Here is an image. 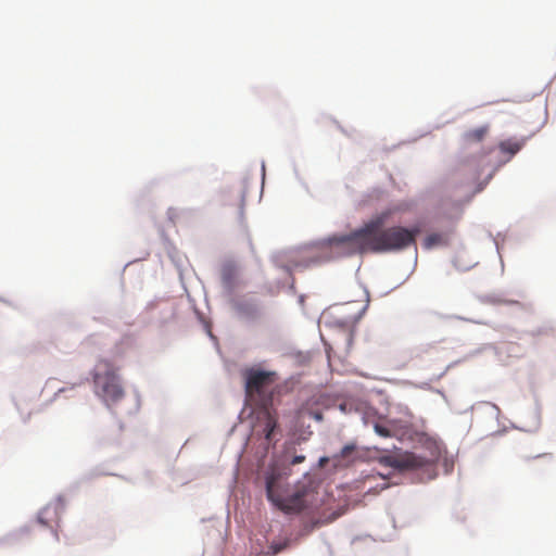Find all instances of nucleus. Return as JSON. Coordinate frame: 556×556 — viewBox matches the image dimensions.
<instances>
[{
	"mask_svg": "<svg viewBox=\"0 0 556 556\" xmlns=\"http://www.w3.org/2000/svg\"><path fill=\"white\" fill-rule=\"evenodd\" d=\"M396 211V207L386 208L368 220V224L374 225L370 232L371 253L399 252L416 245L419 227L392 226L383 229Z\"/></svg>",
	"mask_w": 556,
	"mask_h": 556,
	"instance_id": "nucleus-1",
	"label": "nucleus"
},
{
	"mask_svg": "<svg viewBox=\"0 0 556 556\" xmlns=\"http://www.w3.org/2000/svg\"><path fill=\"white\" fill-rule=\"evenodd\" d=\"M306 488L290 493L289 484L281 472L273 470L266 477V495L268 501L285 514H300L306 508Z\"/></svg>",
	"mask_w": 556,
	"mask_h": 556,
	"instance_id": "nucleus-2",
	"label": "nucleus"
},
{
	"mask_svg": "<svg viewBox=\"0 0 556 556\" xmlns=\"http://www.w3.org/2000/svg\"><path fill=\"white\" fill-rule=\"evenodd\" d=\"M94 394L108 407L119 403L126 395L115 367L106 359H101L92 371Z\"/></svg>",
	"mask_w": 556,
	"mask_h": 556,
	"instance_id": "nucleus-3",
	"label": "nucleus"
},
{
	"mask_svg": "<svg viewBox=\"0 0 556 556\" xmlns=\"http://www.w3.org/2000/svg\"><path fill=\"white\" fill-rule=\"evenodd\" d=\"M372 224L365 223L359 229L344 236H333L320 247L330 256H346L356 253H371L370 232Z\"/></svg>",
	"mask_w": 556,
	"mask_h": 556,
	"instance_id": "nucleus-4",
	"label": "nucleus"
},
{
	"mask_svg": "<svg viewBox=\"0 0 556 556\" xmlns=\"http://www.w3.org/2000/svg\"><path fill=\"white\" fill-rule=\"evenodd\" d=\"M245 376V393L249 397L254 394L261 395L275 382L276 374L273 371H263L260 369H248Z\"/></svg>",
	"mask_w": 556,
	"mask_h": 556,
	"instance_id": "nucleus-5",
	"label": "nucleus"
},
{
	"mask_svg": "<svg viewBox=\"0 0 556 556\" xmlns=\"http://www.w3.org/2000/svg\"><path fill=\"white\" fill-rule=\"evenodd\" d=\"M386 463L400 471L416 470L426 467L429 462L427 458L418 456L414 453H404L384 458Z\"/></svg>",
	"mask_w": 556,
	"mask_h": 556,
	"instance_id": "nucleus-6",
	"label": "nucleus"
},
{
	"mask_svg": "<svg viewBox=\"0 0 556 556\" xmlns=\"http://www.w3.org/2000/svg\"><path fill=\"white\" fill-rule=\"evenodd\" d=\"M278 427V418L266 405L256 410L254 428L264 434L266 441H271L275 430Z\"/></svg>",
	"mask_w": 556,
	"mask_h": 556,
	"instance_id": "nucleus-7",
	"label": "nucleus"
},
{
	"mask_svg": "<svg viewBox=\"0 0 556 556\" xmlns=\"http://www.w3.org/2000/svg\"><path fill=\"white\" fill-rule=\"evenodd\" d=\"M359 318L361 315L358 312H351L350 304H343L333 309L330 324L341 329H350Z\"/></svg>",
	"mask_w": 556,
	"mask_h": 556,
	"instance_id": "nucleus-8",
	"label": "nucleus"
},
{
	"mask_svg": "<svg viewBox=\"0 0 556 556\" xmlns=\"http://www.w3.org/2000/svg\"><path fill=\"white\" fill-rule=\"evenodd\" d=\"M490 131L489 125H483L465 131L462 136L463 144L469 147L484 140Z\"/></svg>",
	"mask_w": 556,
	"mask_h": 556,
	"instance_id": "nucleus-9",
	"label": "nucleus"
},
{
	"mask_svg": "<svg viewBox=\"0 0 556 556\" xmlns=\"http://www.w3.org/2000/svg\"><path fill=\"white\" fill-rule=\"evenodd\" d=\"M523 146V140H515V139H507L504 141H501L498 144V148L502 153L508 154V157L506 161L510 160L515 154H517Z\"/></svg>",
	"mask_w": 556,
	"mask_h": 556,
	"instance_id": "nucleus-10",
	"label": "nucleus"
},
{
	"mask_svg": "<svg viewBox=\"0 0 556 556\" xmlns=\"http://www.w3.org/2000/svg\"><path fill=\"white\" fill-rule=\"evenodd\" d=\"M355 444H346L339 454L332 457L334 466H338L342 463V460H350L352 454L355 452Z\"/></svg>",
	"mask_w": 556,
	"mask_h": 556,
	"instance_id": "nucleus-11",
	"label": "nucleus"
},
{
	"mask_svg": "<svg viewBox=\"0 0 556 556\" xmlns=\"http://www.w3.org/2000/svg\"><path fill=\"white\" fill-rule=\"evenodd\" d=\"M51 513L56 514V507H51L50 505L46 506L38 514V521L43 526H49L52 528V526L49 525L48 522V517L50 516Z\"/></svg>",
	"mask_w": 556,
	"mask_h": 556,
	"instance_id": "nucleus-12",
	"label": "nucleus"
},
{
	"mask_svg": "<svg viewBox=\"0 0 556 556\" xmlns=\"http://www.w3.org/2000/svg\"><path fill=\"white\" fill-rule=\"evenodd\" d=\"M442 241V237L441 235L439 233H431L429 236L426 237L425 241H424V247L426 249H431L433 248L434 245H438L440 244Z\"/></svg>",
	"mask_w": 556,
	"mask_h": 556,
	"instance_id": "nucleus-13",
	"label": "nucleus"
},
{
	"mask_svg": "<svg viewBox=\"0 0 556 556\" xmlns=\"http://www.w3.org/2000/svg\"><path fill=\"white\" fill-rule=\"evenodd\" d=\"M376 433L382 438H391L393 435L391 429L382 424H376L374 427Z\"/></svg>",
	"mask_w": 556,
	"mask_h": 556,
	"instance_id": "nucleus-14",
	"label": "nucleus"
},
{
	"mask_svg": "<svg viewBox=\"0 0 556 556\" xmlns=\"http://www.w3.org/2000/svg\"><path fill=\"white\" fill-rule=\"evenodd\" d=\"M305 460V456L304 455H296L292 458V460L290 462L291 465H298V464H301Z\"/></svg>",
	"mask_w": 556,
	"mask_h": 556,
	"instance_id": "nucleus-15",
	"label": "nucleus"
},
{
	"mask_svg": "<svg viewBox=\"0 0 556 556\" xmlns=\"http://www.w3.org/2000/svg\"><path fill=\"white\" fill-rule=\"evenodd\" d=\"M308 414H309L311 417H313L317 421H321L323 420L321 412H318V410L317 412H313V410H311Z\"/></svg>",
	"mask_w": 556,
	"mask_h": 556,
	"instance_id": "nucleus-16",
	"label": "nucleus"
},
{
	"mask_svg": "<svg viewBox=\"0 0 556 556\" xmlns=\"http://www.w3.org/2000/svg\"><path fill=\"white\" fill-rule=\"evenodd\" d=\"M328 462H329V458H328V457H321V458L319 459V465L323 467V466H325Z\"/></svg>",
	"mask_w": 556,
	"mask_h": 556,
	"instance_id": "nucleus-17",
	"label": "nucleus"
}]
</instances>
